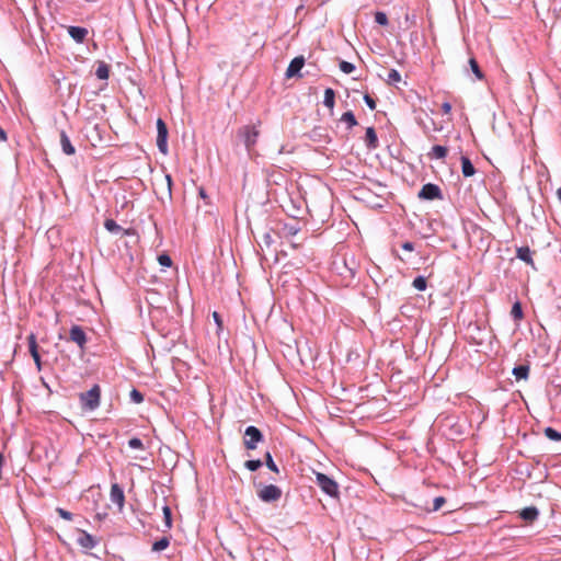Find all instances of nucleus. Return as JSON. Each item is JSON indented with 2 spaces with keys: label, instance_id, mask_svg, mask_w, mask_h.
<instances>
[{
  "label": "nucleus",
  "instance_id": "1",
  "mask_svg": "<svg viewBox=\"0 0 561 561\" xmlns=\"http://www.w3.org/2000/svg\"><path fill=\"white\" fill-rule=\"evenodd\" d=\"M316 484L321 491L333 499H339L340 488L337 482L331 477L322 472H316Z\"/></svg>",
  "mask_w": 561,
  "mask_h": 561
},
{
  "label": "nucleus",
  "instance_id": "2",
  "mask_svg": "<svg viewBox=\"0 0 561 561\" xmlns=\"http://www.w3.org/2000/svg\"><path fill=\"white\" fill-rule=\"evenodd\" d=\"M101 388L94 385L89 391L80 393L81 408L85 411H94L100 405Z\"/></svg>",
  "mask_w": 561,
  "mask_h": 561
},
{
  "label": "nucleus",
  "instance_id": "3",
  "mask_svg": "<svg viewBox=\"0 0 561 561\" xmlns=\"http://www.w3.org/2000/svg\"><path fill=\"white\" fill-rule=\"evenodd\" d=\"M237 135L245 146L248 152H251L256 145L260 130L254 125H245L238 129Z\"/></svg>",
  "mask_w": 561,
  "mask_h": 561
},
{
  "label": "nucleus",
  "instance_id": "4",
  "mask_svg": "<svg viewBox=\"0 0 561 561\" xmlns=\"http://www.w3.org/2000/svg\"><path fill=\"white\" fill-rule=\"evenodd\" d=\"M257 497L264 503L277 502L282 497V490L275 484H260Z\"/></svg>",
  "mask_w": 561,
  "mask_h": 561
},
{
  "label": "nucleus",
  "instance_id": "5",
  "mask_svg": "<svg viewBox=\"0 0 561 561\" xmlns=\"http://www.w3.org/2000/svg\"><path fill=\"white\" fill-rule=\"evenodd\" d=\"M264 440V435L260 428L250 425L244 431L243 445L248 450L256 449L257 445Z\"/></svg>",
  "mask_w": 561,
  "mask_h": 561
},
{
  "label": "nucleus",
  "instance_id": "6",
  "mask_svg": "<svg viewBox=\"0 0 561 561\" xmlns=\"http://www.w3.org/2000/svg\"><path fill=\"white\" fill-rule=\"evenodd\" d=\"M168 127L162 118L157 119V147L159 151L167 154L169 151L168 147Z\"/></svg>",
  "mask_w": 561,
  "mask_h": 561
},
{
  "label": "nucleus",
  "instance_id": "7",
  "mask_svg": "<svg viewBox=\"0 0 561 561\" xmlns=\"http://www.w3.org/2000/svg\"><path fill=\"white\" fill-rule=\"evenodd\" d=\"M419 198L425 201L440 199L443 197L442 190L438 185L433 183H426L422 186L419 192Z\"/></svg>",
  "mask_w": 561,
  "mask_h": 561
},
{
  "label": "nucleus",
  "instance_id": "8",
  "mask_svg": "<svg viewBox=\"0 0 561 561\" xmlns=\"http://www.w3.org/2000/svg\"><path fill=\"white\" fill-rule=\"evenodd\" d=\"M304 65H305L304 56L295 57L290 61L289 66L287 67L286 77L287 78H294V77L301 78L302 75L300 73V71H301Z\"/></svg>",
  "mask_w": 561,
  "mask_h": 561
},
{
  "label": "nucleus",
  "instance_id": "9",
  "mask_svg": "<svg viewBox=\"0 0 561 561\" xmlns=\"http://www.w3.org/2000/svg\"><path fill=\"white\" fill-rule=\"evenodd\" d=\"M69 339L80 348H83L88 339L87 334L80 325H72L69 332Z\"/></svg>",
  "mask_w": 561,
  "mask_h": 561
},
{
  "label": "nucleus",
  "instance_id": "10",
  "mask_svg": "<svg viewBox=\"0 0 561 561\" xmlns=\"http://www.w3.org/2000/svg\"><path fill=\"white\" fill-rule=\"evenodd\" d=\"M110 497L114 504H117L118 510L122 511L125 504V494L117 483L112 484Z\"/></svg>",
  "mask_w": 561,
  "mask_h": 561
},
{
  "label": "nucleus",
  "instance_id": "11",
  "mask_svg": "<svg viewBox=\"0 0 561 561\" xmlns=\"http://www.w3.org/2000/svg\"><path fill=\"white\" fill-rule=\"evenodd\" d=\"M77 543L83 549H93L98 545V540L89 533L81 530Z\"/></svg>",
  "mask_w": 561,
  "mask_h": 561
},
{
  "label": "nucleus",
  "instance_id": "12",
  "mask_svg": "<svg viewBox=\"0 0 561 561\" xmlns=\"http://www.w3.org/2000/svg\"><path fill=\"white\" fill-rule=\"evenodd\" d=\"M88 30L81 26H68L69 36L77 43H83L88 36Z\"/></svg>",
  "mask_w": 561,
  "mask_h": 561
},
{
  "label": "nucleus",
  "instance_id": "13",
  "mask_svg": "<svg viewBox=\"0 0 561 561\" xmlns=\"http://www.w3.org/2000/svg\"><path fill=\"white\" fill-rule=\"evenodd\" d=\"M60 146L61 150L67 156H72L76 153V148L71 144L70 138L68 137L67 133L65 130H61L60 134Z\"/></svg>",
  "mask_w": 561,
  "mask_h": 561
},
{
  "label": "nucleus",
  "instance_id": "14",
  "mask_svg": "<svg viewBox=\"0 0 561 561\" xmlns=\"http://www.w3.org/2000/svg\"><path fill=\"white\" fill-rule=\"evenodd\" d=\"M530 365L529 363L517 365L513 368L512 374L517 381L527 380L529 377Z\"/></svg>",
  "mask_w": 561,
  "mask_h": 561
},
{
  "label": "nucleus",
  "instance_id": "15",
  "mask_svg": "<svg viewBox=\"0 0 561 561\" xmlns=\"http://www.w3.org/2000/svg\"><path fill=\"white\" fill-rule=\"evenodd\" d=\"M519 516L523 520H525L527 523H533L534 520H536L538 518L539 511L536 506H528V507L523 508L519 512Z\"/></svg>",
  "mask_w": 561,
  "mask_h": 561
},
{
  "label": "nucleus",
  "instance_id": "16",
  "mask_svg": "<svg viewBox=\"0 0 561 561\" xmlns=\"http://www.w3.org/2000/svg\"><path fill=\"white\" fill-rule=\"evenodd\" d=\"M300 231L298 222H285L280 227V234L285 238L294 237Z\"/></svg>",
  "mask_w": 561,
  "mask_h": 561
},
{
  "label": "nucleus",
  "instance_id": "17",
  "mask_svg": "<svg viewBox=\"0 0 561 561\" xmlns=\"http://www.w3.org/2000/svg\"><path fill=\"white\" fill-rule=\"evenodd\" d=\"M365 142L368 149H376L378 147V137L374 127L366 128Z\"/></svg>",
  "mask_w": 561,
  "mask_h": 561
},
{
  "label": "nucleus",
  "instance_id": "18",
  "mask_svg": "<svg viewBox=\"0 0 561 561\" xmlns=\"http://www.w3.org/2000/svg\"><path fill=\"white\" fill-rule=\"evenodd\" d=\"M516 257L525 262L528 265L534 266V260L531 256V250L529 247H519L516 250Z\"/></svg>",
  "mask_w": 561,
  "mask_h": 561
},
{
  "label": "nucleus",
  "instance_id": "19",
  "mask_svg": "<svg viewBox=\"0 0 561 561\" xmlns=\"http://www.w3.org/2000/svg\"><path fill=\"white\" fill-rule=\"evenodd\" d=\"M460 161L462 175L465 178L472 176L476 173V168L473 167L471 160L468 157L462 156Z\"/></svg>",
  "mask_w": 561,
  "mask_h": 561
},
{
  "label": "nucleus",
  "instance_id": "20",
  "mask_svg": "<svg viewBox=\"0 0 561 561\" xmlns=\"http://www.w3.org/2000/svg\"><path fill=\"white\" fill-rule=\"evenodd\" d=\"M448 153V149L445 146L435 145L432 147L431 151L427 153V157L432 159H445Z\"/></svg>",
  "mask_w": 561,
  "mask_h": 561
},
{
  "label": "nucleus",
  "instance_id": "21",
  "mask_svg": "<svg viewBox=\"0 0 561 561\" xmlns=\"http://www.w3.org/2000/svg\"><path fill=\"white\" fill-rule=\"evenodd\" d=\"M334 103H335V92L333 89L327 88L324 90L323 105L332 111L334 107Z\"/></svg>",
  "mask_w": 561,
  "mask_h": 561
},
{
  "label": "nucleus",
  "instance_id": "22",
  "mask_svg": "<svg viewBox=\"0 0 561 561\" xmlns=\"http://www.w3.org/2000/svg\"><path fill=\"white\" fill-rule=\"evenodd\" d=\"M95 76L98 79L106 80L110 76V66L104 61H99L98 68L95 70Z\"/></svg>",
  "mask_w": 561,
  "mask_h": 561
},
{
  "label": "nucleus",
  "instance_id": "23",
  "mask_svg": "<svg viewBox=\"0 0 561 561\" xmlns=\"http://www.w3.org/2000/svg\"><path fill=\"white\" fill-rule=\"evenodd\" d=\"M27 342H28V352H30L31 356L35 357V356L39 355L36 335L34 333H31L27 336Z\"/></svg>",
  "mask_w": 561,
  "mask_h": 561
},
{
  "label": "nucleus",
  "instance_id": "24",
  "mask_svg": "<svg viewBox=\"0 0 561 561\" xmlns=\"http://www.w3.org/2000/svg\"><path fill=\"white\" fill-rule=\"evenodd\" d=\"M341 121L347 124V129H352L355 127L358 123L357 119L352 111H347L343 113Z\"/></svg>",
  "mask_w": 561,
  "mask_h": 561
},
{
  "label": "nucleus",
  "instance_id": "25",
  "mask_svg": "<svg viewBox=\"0 0 561 561\" xmlns=\"http://www.w3.org/2000/svg\"><path fill=\"white\" fill-rule=\"evenodd\" d=\"M104 227L107 231L116 234L123 231V228L114 219H106Z\"/></svg>",
  "mask_w": 561,
  "mask_h": 561
},
{
  "label": "nucleus",
  "instance_id": "26",
  "mask_svg": "<svg viewBox=\"0 0 561 561\" xmlns=\"http://www.w3.org/2000/svg\"><path fill=\"white\" fill-rule=\"evenodd\" d=\"M170 545V539L168 537H162L159 540L154 541L152 545V551H162L167 549Z\"/></svg>",
  "mask_w": 561,
  "mask_h": 561
},
{
  "label": "nucleus",
  "instance_id": "27",
  "mask_svg": "<svg viewBox=\"0 0 561 561\" xmlns=\"http://www.w3.org/2000/svg\"><path fill=\"white\" fill-rule=\"evenodd\" d=\"M545 435L550 440H553V442H560L561 440V433L559 431H557L556 428H553V427H550V426L546 427L545 428Z\"/></svg>",
  "mask_w": 561,
  "mask_h": 561
},
{
  "label": "nucleus",
  "instance_id": "28",
  "mask_svg": "<svg viewBox=\"0 0 561 561\" xmlns=\"http://www.w3.org/2000/svg\"><path fill=\"white\" fill-rule=\"evenodd\" d=\"M264 460H265V465L266 467L275 472V473H278L279 472V469L277 467V465L275 463L274 459H273V456L270 451H266L265 455H264Z\"/></svg>",
  "mask_w": 561,
  "mask_h": 561
},
{
  "label": "nucleus",
  "instance_id": "29",
  "mask_svg": "<svg viewBox=\"0 0 561 561\" xmlns=\"http://www.w3.org/2000/svg\"><path fill=\"white\" fill-rule=\"evenodd\" d=\"M162 512H163L164 526H165L167 530H170L172 528L171 508L168 505H164L162 508Z\"/></svg>",
  "mask_w": 561,
  "mask_h": 561
},
{
  "label": "nucleus",
  "instance_id": "30",
  "mask_svg": "<svg viewBox=\"0 0 561 561\" xmlns=\"http://www.w3.org/2000/svg\"><path fill=\"white\" fill-rule=\"evenodd\" d=\"M413 287L419 290V291H423L426 289L427 287V280L424 276L420 275L417 277L414 278L413 283H412Z\"/></svg>",
  "mask_w": 561,
  "mask_h": 561
},
{
  "label": "nucleus",
  "instance_id": "31",
  "mask_svg": "<svg viewBox=\"0 0 561 561\" xmlns=\"http://www.w3.org/2000/svg\"><path fill=\"white\" fill-rule=\"evenodd\" d=\"M469 65H470L472 72L474 73L476 78L479 80H482L484 76H483V72L481 71L477 60L474 58H470Z\"/></svg>",
  "mask_w": 561,
  "mask_h": 561
},
{
  "label": "nucleus",
  "instance_id": "32",
  "mask_svg": "<svg viewBox=\"0 0 561 561\" xmlns=\"http://www.w3.org/2000/svg\"><path fill=\"white\" fill-rule=\"evenodd\" d=\"M263 462L260 459H250L244 462V467L249 471H256L262 467Z\"/></svg>",
  "mask_w": 561,
  "mask_h": 561
},
{
  "label": "nucleus",
  "instance_id": "33",
  "mask_svg": "<svg viewBox=\"0 0 561 561\" xmlns=\"http://www.w3.org/2000/svg\"><path fill=\"white\" fill-rule=\"evenodd\" d=\"M386 81L388 84H394L397 82H400L401 81L400 72L397 69H391L388 73V78Z\"/></svg>",
  "mask_w": 561,
  "mask_h": 561
},
{
  "label": "nucleus",
  "instance_id": "34",
  "mask_svg": "<svg viewBox=\"0 0 561 561\" xmlns=\"http://www.w3.org/2000/svg\"><path fill=\"white\" fill-rule=\"evenodd\" d=\"M511 314L514 318V320H520L523 318V309L519 301H516L511 310Z\"/></svg>",
  "mask_w": 561,
  "mask_h": 561
},
{
  "label": "nucleus",
  "instance_id": "35",
  "mask_svg": "<svg viewBox=\"0 0 561 561\" xmlns=\"http://www.w3.org/2000/svg\"><path fill=\"white\" fill-rule=\"evenodd\" d=\"M375 22L381 26H386L389 23L387 14L381 11L375 13Z\"/></svg>",
  "mask_w": 561,
  "mask_h": 561
},
{
  "label": "nucleus",
  "instance_id": "36",
  "mask_svg": "<svg viewBox=\"0 0 561 561\" xmlns=\"http://www.w3.org/2000/svg\"><path fill=\"white\" fill-rule=\"evenodd\" d=\"M129 398H130L131 402L137 403V404L144 402V399H145L144 394L135 388L130 391Z\"/></svg>",
  "mask_w": 561,
  "mask_h": 561
},
{
  "label": "nucleus",
  "instance_id": "37",
  "mask_svg": "<svg viewBox=\"0 0 561 561\" xmlns=\"http://www.w3.org/2000/svg\"><path fill=\"white\" fill-rule=\"evenodd\" d=\"M158 262L163 267H171L172 265V259L169 254L162 253L158 256Z\"/></svg>",
  "mask_w": 561,
  "mask_h": 561
},
{
  "label": "nucleus",
  "instance_id": "38",
  "mask_svg": "<svg viewBox=\"0 0 561 561\" xmlns=\"http://www.w3.org/2000/svg\"><path fill=\"white\" fill-rule=\"evenodd\" d=\"M128 446L131 448V449H141L144 450L145 449V446H144V443L140 438L138 437H133L128 440Z\"/></svg>",
  "mask_w": 561,
  "mask_h": 561
},
{
  "label": "nucleus",
  "instance_id": "39",
  "mask_svg": "<svg viewBox=\"0 0 561 561\" xmlns=\"http://www.w3.org/2000/svg\"><path fill=\"white\" fill-rule=\"evenodd\" d=\"M446 503V499L444 496H437L433 501V507L430 510L431 512L439 511L443 505Z\"/></svg>",
  "mask_w": 561,
  "mask_h": 561
},
{
  "label": "nucleus",
  "instance_id": "40",
  "mask_svg": "<svg viewBox=\"0 0 561 561\" xmlns=\"http://www.w3.org/2000/svg\"><path fill=\"white\" fill-rule=\"evenodd\" d=\"M340 69H341L342 72L348 75V73H352L355 70V66L352 62L342 60L340 62Z\"/></svg>",
  "mask_w": 561,
  "mask_h": 561
},
{
  "label": "nucleus",
  "instance_id": "41",
  "mask_svg": "<svg viewBox=\"0 0 561 561\" xmlns=\"http://www.w3.org/2000/svg\"><path fill=\"white\" fill-rule=\"evenodd\" d=\"M56 512H57V514H58L61 518H64V519H66V520H72L73 514H72V513H70V512H68V511H66L65 508L57 507V508H56Z\"/></svg>",
  "mask_w": 561,
  "mask_h": 561
},
{
  "label": "nucleus",
  "instance_id": "42",
  "mask_svg": "<svg viewBox=\"0 0 561 561\" xmlns=\"http://www.w3.org/2000/svg\"><path fill=\"white\" fill-rule=\"evenodd\" d=\"M363 99H364V102L366 103V105L371 111H374L376 108V101L369 94L366 93Z\"/></svg>",
  "mask_w": 561,
  "mask_h": 561
},
{
  "label": "nucleus",
  "instance_id": "43",
  "mask_svg": "<svg viewBox=\"0 0 561 561\" xmlns=\"http://www.w3.org/2000/svg\"><path fill=\"white\" fill-rule=\"evenodd\" d=\"M262 239H263V242H264V244H265L266 247H270V245L274 242V240H273V238H272V236H271V233H270V232H265V233L263 234V238H262Z\"/></svg>",
  "mask_w": 561,
  "mask_h": 561
},
{
  "label": "nucleus",
  "instance_id": "44",
  "mask_svg": "<svg viewBox=\"0 0 561 561\" xmlns=\"http://www.w3.org/2000/svg\"><path fill=\"white\" fill-rule=\"evenodd\" d=\"M401 248L404 251H413L414 250V243H412L410 241H405V242L402 243Z\"/></svg>",
  "mask_w": 561,
  "mask_h": 561
},
{
  "label": "nucleus",
  "instance_id": "45",
  "mask_svg": "<svg viewBox=\"0 0 561 561\" xmlns=\"http://www.w3.org/2000/svg\"><path fill=\"white\" fill-rule=\"evenodd\" d=\"M442 111L444 114H449L451 111V104L449 102H444L442 104Z\"/></svg>",
  "mask_w": 561,
  "mask_h": 561
},
{
  "label": "nucleus",
  "instance_id": "46",
  "mask_svg": "<svg viewBox=\"0 0 561 561\" xmlns=\"http://www.w3.org/2000/svg\"><path fill=\"white\" fill-rule=\"evenodd\" d=\"M33 359H34V363L36 365L37 370L38 371L42 370L41 355H37V356L33 357Z\"/></svg>",
  "mask_w": 561,
  "mask_h": 561
},
{
  "label": "nucleus",
  "instance_id": "47",
  "mask_svg": "<svg viewBox=\"0 0 561 561\" xmlns=\"http://www.w3.org/2000/svg\"><path fill=\"white\" fill-rule=\"evenodd\" d=\"M198 195H199V197H201V198H203L204 201H207V199H208V195H207V193H206V191H205V188H204V187H199V188H198Z\"/></svg>",
  "mask_w": 561,
  "mask_h": 561
},
{
  "label": "nucleus",
  "instance_id": "48",
  "mask_svg": "<svg viewBox=\"0 0 561 561\" xmlns=\"http://www.w3.org/2000/svg\"><path fill=\"white\" fill-rule=\"evenodd\" d=\"M165 181H167V184H168V192H169V195L171 196V186H172V178L170 174H167L165 175Z\"/></svg>",
  "mask_w": 561,
  "mask_h": 561
},
{
  "label": "nucleus",
  "instance_id": "49",
  "mask_svg": "<svg viewBox=\"0 0 561 561\" xmlns=\"http://www.w3.org/2000/svg\"><path fill=\"white\" fill-rule=\"evenodd\" d=\"M8 136L4 129L0 127V142L7 141Z\"/></svg>",
  "mask_w": 561,
  "mask_h": 561
},
{
  "label": "nucleus",
  "instance_id": "50",
  "mask_svg": "<svg viewBox=\"0 0 561 561\" xmlns=\"http://www.w3.org/2000/svg\"><path fill=\"white\" fill-rule=\"evenodd\" d=\"M213 317H214L215 322L220 327L221 325V319H220L219 313L215 311L213 313Z\"/></svg>",
  "mask_w": 561,
  "mask_h": 561
},
{
  "label": "nucleus",
  "instance_id": "51",
  "mask_svg": "<svg viewBox=\"0 0 561 561\" xmlns=\"http://www.w3.org/2000/svg\"><path fill=\"white\" fill-rule=\"evenodd\" d=\"M556 194H557L558 199H559V201H560V203H561V187H559V188L557 190Z\"/></svg>",
  "mask_w": 561,
  "mask_h": 561
}]
</instances>
